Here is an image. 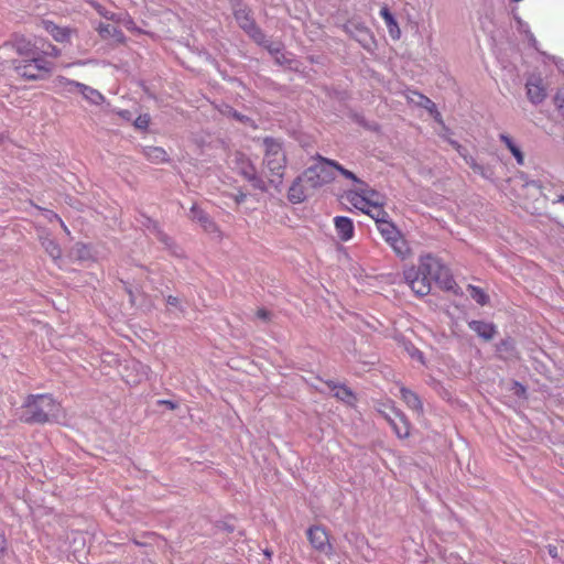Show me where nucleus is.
Instances as JSON below:
<instances>
[{
	"mask_svg": "<svg viewBox=\"0 0 564 564\" xmlns=\"http://www.w3.org/2000/svg\"><path fill=\"white\" fill-rule=\"evenodd\" d=\"M20 420L28 424H45L56 420L62 405L51 394H30L22 405Z\"/></svg>",
	"mask_w": 564,
	"mask_h": 564,
	"instance_id": "nucleus-1",
	"label": "nucleus"
},
{
	"mask_svg": "<svg viewBox=\"0 0 564 564\" xmlns=\"http://www.w3.org/2000/svg\"><path fill=\"white\" fill-rule=\"evenodd\" d=\"M264 165L270 172V182L278 186L281 184L286 167V156L282 143L273 138H264Z\"/></svg>",
	"mask_w": 564,
	"mask_h": 564,
	"instance_id": "nucleus-2",
	"label": "nucleus"
},
{
	"mask_svg": "<svg viewBox=\"0 0 564 564\" xmlns=\"http://www.w3.org/2000/svg\"><path fill=\"white\" fill-rule=\"evenodd\" d=\"M419 265L421 268V274L432 282L434 281L444 290H453L455 281L449 272V269L445 267L440 259L432 254H425L420 257Z\"/></svg>",
	"mask_w": 564,
	"mask_h": 564,
	"instance_id": "nucleus-3",
	"label": "nucleus"
},
{
	"mask_svg": "<svg viewBox=\"0 0 564 564\" xmlns=\"http://www.w3.org/2000/svg\"><path fill=\"white\" fill-rule=\"evenodd\" d=\"M316 163L307 167L303 173L305 184L312 189L319 188L335 180V169L330 163L334 160L326 159L319 154L315 158Z\"/></svg>",
	"mask_w": 564,
	"mask_h": 564,
	"instance_id": "nucleus-4",
	"label": "nucleus"
},
{
	"mask_svg": "<svg viewBox=\"0 0 564 564\" xmlns=\"http://www.w3.org/2000/svg\"><path fill=\"white\" fill-rule=\"evenodd\" d=\"M230 165L237 173L243 176L252 187L260 191L265 189L264 181L258 175L256 166L246 154L238 151L232 153Z\"/></svg>",
	"mask_w": 564,
	"mask_h": 564,
	"instance_id": "nucleus-5",
	"label": "nucleus"
},
{
	"mask_svg": "<svg viewBox=\"0 0 564 564\" xmlns=\"http://www.w3.org/2000/svg\"><path fill=\"white\" fill-rule=\"evenodd\" d=\"M403 274L406 283L416 295L424 296L431 292L432 282L426 278V275L421 274L420 265L417 268L411 267L404 270Z\"/></svg>",
	"mask_w": 564,
	"mask_h": 564,
	"instance_id": "nucleus-6",
	"label": "nucleus"
},
{
	"mask_svg": "<svg viewBox=\"0 0 564 564\" xmlns=\"http://www.w3.org/2000/svg\"><path fill=\"white\" fill-rule=\"evenodd\" d=\"M188 218L192 221L198 224L206 234L221 238V231L218 225L205 210L199 208L196 204L192 205L188 213Z\"/></svg>",
	"mask_w": 564,
	"mask_h": 564,
	"instance_id": "nucleus-7",
	"label": "nucleus"
},
{
	"mask_svg": "<svg viewBox=\"0 0 564 564\" xmlns=\"http://www.w3.org/2000/svg\"><path fill=\"white\" fill-rule=\"evenodd\" d=\"M389 409L390 413L383 410H380V413L389 422V424L392 426L393 431L400 438L408 437L410 434V427L405 415L401 411L395 409L393 404H391Z\"/></svg>",
	"mask_w": 564,
	"mask_h": 564,
	"instance_id": "nucleus-8",
	"label": "nucleus"
},
{
	"mask_svg": "<svg viewBox=\"0 0 564 564\" xmlns=\"http://www.w3.org/2000/svg\"><path fill=\"white\" fill-rule=\"evenodd\" d=\"M307 539L311 545L326 555H330L333 546L329 543V538L326 530L322 527H312L307 530Z\"/></svg>",
	"mask_w": 564,
	"mask_h": 564,
	"instance_id": "nucleus-9",
	"label": "nucleus"
},
{
	"mask_svg": "<svg viewBox=\"0 0 564 564\" xmlns=\"http://www.w3.org/2000/svg\"><path fill=\"white\" fill-rule=\"evenodd\" d=\"M235 18L239 26L243 29L256 42L261 43L264 39L262 32L254 25L249 11L246 8L235 9Z\"/></svg>",
	"mask_w": 564,
	"mask_h": 564,
	"instance_id": "nucleus-10",
	"label": "nucleus"
},
{
	"mask_svg": "<svg viewBox=\"0 0 564 564\" xmlns=\"http://www.w3.org/2000/svg\"><path fill=\"white\" fill-rule=\"evenodd\" d=\"M12 65L14 72L24 80L36 82L46 78V76L41 72H37V68L33 67L32 62H29L26 58L13 61Z\"/></svg>",
	"mask_w": 564,
	"mask_h": 564,
	"instance_id": "nucleus-11",
	"label": "nucleus"
},
{
	"mask_svg": "<svg viewBox=\"0 0 564 564\" xmlns=\"http://www.w3.org/2000/svg\"><path fill=\"white\" fill-rule=\"evenodd\" d=\"M525 88L529 100L534 105L541 104L546 98L545 87L538 76H531L527 80Z\"/></svg>",
	"mask_w": 564,
	"mask_h": 564,
	"instance_id": "nucleus-12",
	"label": "nucleus"
},
{
	"mask_svg": "<svg viewBox=\"0 0 564 564\" xmlns=\"http://www.w3.org/2000/svg\"><path fill=\"white\" fill-rule=\"evenodd\" d=\"M11 45L15 53L23 58H29L39 51L36 43L24 35H15L11 41Z\"/></svg>",
	"mask_w": 564,
	"mask_h": 564,
	"instance_id": "nucleus-13",
	"label": "nucleus"
},
{
	"mask_svg": "<svg viewBox=\"0 0 564 564\" xmlns=\"http://www.w3.org/2000/svg\"><path fill=\"white\" fill-rule=\"evenodd\" d=\"M143 228H147L150 231H153L156 239L164 245L166 249H169L173 254L178 256L180 254V248L176 246L174 240L169 237L166 234H164L162 230L159 229L156 223H154L151 219H147V221L143 220Z\"/></svg>",
	"mask_w": 564,
	"mask_h": 564,
	"instance_id": "nucleus-14",
	"label": "nucleus"
},
{
	"mask_svg": "<svg viewBox=\"0 0 564 564\" xmlns=\"http://www.w3.org/2000/svg\"><path fill=\"white\" fill-rule=\"evenodd\" d=\"M43 28L56 42L59 43L69 42L73 34L76 32L74 29L59 26L52 21H44Z\"/></svg>",
	"mask_w": 564,
	"mask_h": 564,
	"instance_id": "nucleus-15",
	"label": "nucleus"
},
{
	"mask_svg": "<svg viewBox=\"0 0 564 564\" xmlns=\"http://www.w3.org/2000/svg\"><path fill=\"white\" fill-rule=\"evenodd\" d=\"M358 194L361 196L360 202L364 206L380 207L383 206L382 196L373 188H370L366 183L358 187Z\"/></svg>",
	"mask_w": 564,
	"mask_h": 564,
	"instance_id": "nucleus-16",
	"label": "nucleus"
},
{
	"mask_svg": "<svg viewBox=\"0 0 564 564\" xmlns=\"http://www.w3.org/2000/svg\"><path fill=\"white\" fill-rule=\"evenodd\" d=\"M311 189L303 180V175L297 177L289 188L288 198L293 204H299L305 200Z\"/></svg>",
	"mask_w": 564,
	"mask_h": 564,
	"instance_id": "nucleus-17",
	"label": "nucleus"
},
{
	"mask_svg": "<svg viewBox=\"0 0 564 564\" xmlns=\"http://www.w3.org/2000/svg\"><path fill=\"white\" fill-rule=\"evenodd\" d=\"M408 99L411 102L426 109L436 121L442 122L441 113L437 111L436 105L430 98H427L426 96H424L420 93L412 91L408 96Z\"/></svg>",
	"mask_w": 564,
	"mask_h": 564,
	"instance_id": "nucleus-18",
	"label": "nucleus"
},
{
	"mask_svg": "<svg viewBox=\"0 0 564 564\" xmlns=\"http://www.w3.org/2000/svg\"><path fill=\"white\" fill-rule=\"evenodd\" d=\"M338 237L343 241H348L354 236V224L348 217L338 216L334 219Z\"/></svg>",
	"mask_w": 564,
	"mask_h": 564,
	"instance_id": "nucleus-19",
	"label": "nucleus"
},
{
	"mask_svg": "<svg viewBox=\"0 0 564 564\" xmlns=\"http://www.w3.org/2000/svg\"><path fill=\"white\" fill-rule=\"evenodd\" d=\"M346 30L351 34L364 47H368L372 41L370 31L360 24L349 23L346 25Z\"/></svg>",
	"mask_w": 564,
	"mask_h": 564,
	"instance_id": "nucleus-20",
	"label": "nucleus"
},
{
	"mask_svg": "<svg viewBox=\"0 0 564 564\" xmlns=\"http://www.w3.org/2000/svg\"><path fill=\"white\" fill-rule=\"evenodd\" d=\"M468 326L471 330H474L479 337L484 338L485 340L492 339L497 333L496 326L491 323L471 321L468 323Z\"/></svg>",
	"mask_w": 564,
	"mask_h": 564,
	"instance_id": "nucleus-21",
	"label": "nucleus"
},
{
	"mask_svg": "<svg viewBox=\"0 0 564 564\" xmlns=\"http://www.w3.org/2000/svg\"><path fill=\"white\" fill-rule=\"evenodd\" d=\"M219 113L224 117L230 118L236 120L239 123H242L245 126L256 127L252 119H250L248 116H245L237 110H235L231 106L227 104H221L217 107Z\"/></svg>",
	"mask_w": 564,
	"mask_h": 564,
	"instance_id": "nucleus-22",
	"label": "nucleus"
},
{
	"mask_svg": "<svg viewBox=\"0 0 564 564\" xmlns=\"http://www.w3.org/2000/svg\"><path fill=\"white\" fill-rule=\"evenodd\" d=\"M29 62H32L33 67L37 68V72H41L44 74V76L48 77L53 69H54V63L50 59H47L43 53L40 51L36 52L35 55L26 58Z\"/></svg>",
	"mask_w": 564,
	"mask_h": 564,
	"instance_id": "nucleus-23",
	"label": "nucleus"
},
{
	"mask_svg": "<svg viewBox=\"0 0 564 564\" xmlns=\"http://www.w3.org/2000/svg\"><path fill=\"white\" fill-rule=\"evenodd\" d=\"M380 17L384 20L389 35L393 40H399L401 36V30L393 14L390 12L388 7H382L380 10Z\"/></svg>",
	"mask_w": 564,
	"mask_h": 564,
	"instance_id": "nucleus-24",
	"label": "nucleus"
},
{
	"mask_svg": "<svg viewBox=\"0 0 564 564\" xmlns=\"http://www.w3.org/2000/svg\"><path fill=\"white\" fill-rule=\"evenodd\" d=\"M457 150L459 154L464 158L465 162L473 169L475 173H478L486 180H491L494 177V171L489 166L480 165L476 162V160L471 156L466 155L460 145H457Z\"/></svg>",
	"mask_w": 564,
	"mask_h": 564,
	"instance_id": "nucleus-25",
	"label": "nucleus"
},
{
	"mask_svg": "<svg viewBox=\"0 0 564 564\" xmlns=\"http://www.w3.org/2000/svg\"><path fill=\"white\" fill-rule=\"evenodd\" d=\"M82 83L69 79L65 76H56L53 80L54 89L56 93L64 94V93H74L75 90L79 89Z\"/></svg>",
	"mask_w": 564,
	"mask_h": 564,
	"instance_id": "nucleus-26",
	"label": "nucleus"
},
{
	"mask_svg": "<svg viewBox=\"0 0 564 564\" xmlns=\"http://www.w3.org/2000/svg\"><path fill=\"white\" fill-rule=\"evenodd\" d=\"M96 30L104 40L113 39L121 41L122 39L121 32L118 30L117 25L111 22L99 23Z\"/></svg>",
	"mask_w": 564,
	"mask_h": 564,
	"instance_id": "nucleus-27",
	"label": "nucleus"
},
{
	"mask_svg": "<svg viewBox=\"0 0 564 564\" xmlns=\"http://www.w3.org/2000/svg\"><path fill=\"white\" fill-rule=\"evenodd\" d=\"M389 246L393 249L395 254L401 259H405L411 254V249L409 247L408 241L400 234L393 240L389 242Z\"/></svg>",
	"mask_w": 564,
	"mask_h": 564,
	"instance_id": "nucleus-28",
	"label": "nucleus"
},
{
	"mask_svg": "<svg viewBox=\"0 0 564 564\" xmlns=\"http://www.w3.org/2000/svg\"><path fill=\"white\" fill-rule=\"evenodd\" d=\"M41 245L46 251V253L53 259L58 260L62 257V249L59 245L48 236H41L40 237Z\"/></svg>",
	"mask_w": 564,
	"mask_h": 564,
	"instance_id": "nucleus-29",
	"label": "nucleus"
},
{
	"mask_svg": "<svg viewBox=\"0 0 564 564\" xmlns=\"http://www.w3.org/2000/svg\"><path fill=\"white\" fill-rule=\"evenodd\" d=\"M499 139L501 142H503V144L512 153L517 163L519 165H523L524 164V155H523L520 147L512 140V138H510L508 134L501 133L499 135Z\"/></svg>",
	"mask_w": 564,
	"mask_h": 564,
	"instance_id": "nucleus-30",
	"label": "nucleus"
},
{
	"mask_svg": "<svg viewBox=\"0 0 564 564\" xmlns=\"http://www.w3.org/2000/svg\"><path fill=\"white\" fill-rule=\"evenodd\" d=\"M400 394H401L402 400L406 403V405L410 409L416 411L417 413L422 412V410H423L422 402L414 392L402 387L400 389Z\"/></svg>",
	"mask_w": 564,
	"mask_h": 564,
	"instance_id": "nucleus-31",
	"label": "nucleus"
},
{
	"mask_svg": "<svg viewBox=\"0 0 564 564\" xmlns=\"http://www.w3.org/2000/svg\"><path fill=\"white\" fill-rule=\"evenodd\" d=\"M77 91L93 105H100L104 101V96L97 89L85 84H80Z\"/></svg>",
	"mask_w": 564,
	"mask_h": 564,
	"instance_id": "nucleus-32",
	"label": "nucleus"
},
{
	"mask_svg": "<svg viewBox=\"0 0 564 564\" xmlns=\"http://www.w3.org/2000/svg\"><path fill=\"white\" fill-rule=\"evenodd\" d=\"M143 156H145L152 163H163L167 161V153L164 149L159 147H150L143 149Z\"/></svg>",
	"mask_w": 564,
	"mask_h": 564,
	"instance_id": "nucleus-33",
	"label": "nucleus"
},
{
	"mask_svg": "<svg viewBox=\"0 0 564 564\" xmlns=\"http://www.w3.org/2000/svg\"><path fill=\"white\" fill-rule=\"evenodd\" d=\"M499 356L506 360L517 358L514 344L511 339H503L497 347Z\"/></svg>",
	"mask_w": 564,
	"mask_h": 564,
	"instance_id": "nucleus-34",
	"label": "nucleus"
},
{
	"mask_svg": "<svg viewBox=\"0 0 564 564\" xmlns=\"http://www.w3.org/2000/svg\"><path fill=\"white\" fill-rule=\"evenodd\" d=\"M378 230L388 243L401 234L390 221H381L378 226Z\"/></svg>",
	"mask_w": 564,
	"mask_h": 564,
	"instance_id": "nucleus-35",
	"label": "nucleus"
},
{
	"mask_svg": "<svg viewBox=\"0 0 564 564\" xmlns=\"http://www.w3.org/2000/svg\"><path fill=\"white\" fill-rule=\"evenodd\" d=\"M329 387L334 391V395L337 399H339V400H341V401H344L346 403H351L352 402L354 394H352V392L348 388H346L344 386H338V384H329Z\"/></svg>",
	"mask_w": 564,
	"mask_h": 564,
	"instance_id": "nucleus-36",
	"label": "nucleus"
},
{
	"mask_svg": "<svg viewBox=\"0 0 564 564\" xmlns=\"http://www.w3.org/2000/svg\"><path fill=\"white\" fill-rule=\"evenodd\" d=\"M333 167L338 171L344 177L350 180L356 184L357 187H360L365 182L358 178L351 171L341 166L338 162L330 163Z\"/></svg>",
	"mask_w": 564,
	"mask_h": 564,
	"instance_id": "nucleus-37",
	"label": "nucleus"
},
{
	"mask_svg": "<svg viewBox=\"0 0 564 564\" xmlns=\"http://www.w3.org/2000/svg\"><path fill=\"white\" fill-rule=\"evenodd\" d=\"M468 290L471 299L475 300L478 304H487L488 295L481 289L474 285H468Z\"/></svg>",
	"mask_w": 564,
	"mask_h": 564,
	"instance_id": "nucleus-38",
	"label": "nucleus"
},
{
	"mask_svg": "<svg viewBox=\"0 0 564 564\" xmlns=\"http://www.w3.org/2000/svg\"><path fill=\"white\" fill-rule=\"evenodd\" d=\"M348 199L349 202L356 207L358 208L359 210H361L362 213H370V208L369 206H364L362 203L360 202L361 199V196H359L358 194V187H356L355 191H351L349 194H348Z\"/></svg>",
	"mask_w": 564,
	"mask_h": 564,
	"instance_id": "nucleus-39",
	"label": "nucleus"
},
{
	"mask_svg": "<svg viewBox=\"0 0 564 564\" xmlns=\"http://www.w3.org/2000/svg\"><path fill=\"white\" fill-rule=\"evenodd\" d=\"M41 53H43L47 59L48 57L57 58L61 56V50L50 42L43 43Z\"/></svg>",
	"mask_w": 564,
	"mask_h": 564,
	"instance_id": "nucleus-40",
	"label": "nucleus"
},
{
	"mask_svg": "<svg viewBox=\"0 0 564 564\" xmlns=\"http://www.w3.org/2000/svg\"><path fill=\"white\" fill-rule=\"evenodd\" d=\"M370 217H372L377 225L379 226L381 221H388L386 217H388V214L383 210L382 206L380 207H370V213H366Z\"/></svg>",
	"mask_w": 564,
	"mask_h": 564,
	"instance_id": "nucleus-41",
	"label": "nucleus"
},
{
	"mask_svg": "<svg viewBox=\"0 0 564 564\" xmlns=\"http://www.w3.org/2000/svg\"><path fill=\"white\" fill-rule=\"evenodd\" d=\"M547 552L550 556L554 560L561 558L564 556V542H561L557 545H549Z\"/></svg>",
	"mask_w": 564,
	"mask_h": 564,
	"instance_id": "nucleus-42",
	"label": "nucleus"
},
{
	"mask_svg": "<svg viewBox=\"0 0 564 564\" xmlns=\"http://www.w3.org/2000/svg\"><path fill=\"white\" fill-rule=\"evenodd\" d=\"M555 104H556V106L558 108V111L564 117V96H562L561 94H557L555 96Z\"/></svg>",
	"mask_w": 564,
	"mask_h": 564,
	"instance_id": "nucleus-43",
	"label": "nucleus"
},
{
	"mask_svg": "<svg viewBox=\"0 0 564 564\" xmlns=\"http://www.w3.org/2000/svg\"><path fill=\"white\" fill-rule=\"evenodd\" d=\"M257 317L262 319V321H269L270 318V312L267 311L265 308H259L257 311Z\"/></svg>",
	"mask_w": 564,
	"mask_h": 564,
	"instance_id": "nucleus-44",
	"label": "nucleus"
},
{
	"mask_svg": "<svg viewBox=\"0 0 564 564\" xmlns=\"http://www.w3.org/2000/svg\"><path fill=\"white\" fill-rule=\"evenodd\" d=\"M47 219H48V221L56 220L58 223H62V218L57 214L50 212V210H47Z\"/></svg>",
	"mask_w": 564,
	"mask_h": 564,
	"instance_id": "nucleus-45",
	"label": "nucleus"
},
{
	"mask_svg": "<svg viewBox=\"0 0 564 564\" xmlns=\"http://www.w3.org/2000/svg\"><path fill=\"white\" fill-rule=\"evenodd\" d=\"M247 195L242 192H238L235 196H234V199L237 204H241L242 202H245Z\"/></svg>",
	"mask_w": 564,
	"mask_h": 564,
	"instance_id": "nucleus-46",
	"label": "nucleus"
},
{
	"mask_svg": "<svg viewBox=\"0 0 564 564\" xmlns=\"http://www.w3.org/2000/svg\"><path fill=\"white\" fill-rule=\"evenodd\" d=\"M167 304L171 306H177L178 305V299L174 296L167 297Z\"/></svg>",
	"mask_w": 564,
	"mask_h": 564,
	"instance_id": "nucleus-47",
	"label": "nucleus"
},
{
	"mask_svg": "<svg viewBox=\"0 0 564 564\" xmlns=\"http://www.w3.org/2000/svg\"><path fill=\"white\" fill-rule=\"evenodd\" d=\"M143 539H147V540H154L155 539V535L153 533H143Z\"/></svg>",
	"mask_w": 564,
	"mask_h": 564,
	"instance_id": "nucleus-48",
	"label": "nucleus"
},
{
	"mask_svg": "<svg viewBox=\"0 0 564 564\" xmlns=\"http://www.w3.org/2000/svg\"><path fill=\"white\" fill-rule=\"evenodd\" d=\"M150 119L147 115H143V119H142V122H143V129H145V127L148 126Z\"/></svg>",
	"mask_w": 564,
	"mask_h": 564,
	"instance_id": "nucleus-49",
	"label": "nucleus"
},
{
	"mask_svg": "<svg viewBox=\"0 0 564 564\" xmlns=\"http://www.w3.org/2000/svg\"><path fill=\"white\" fill-rule=\"evenodd\" d=\"M134 126L137 128H141V117H137L135 120H134Z\"/></svg>",
	"mask_w": 564,
	"mask_h": 564,
	"instance_id": "nucleus-50",
	"label": "nucleus"
},
{
	"mask_svg": "<svg viewBox=\"0 0 564 564\" xmlns=\"http://www.w3.org/2000/svg\"><path fill=\"white\" fill-rule=\"evenodd\" d=\"M59 224H61V227L63 228V230H64L67 235H69L70 232H69V230H68L67 226L65 225V223L62 220V223H59Z\"/></svg>",
	"mask_w": 564,
	"mask_h": 564,
	"instance_id": "nucleus-51",
	"label": "nucleus"
},
{
	"mask_svg": "<svg viewBox=\"0 0 564 564\" xmlns=\"http://www.w3.org/2000/svg\"><path fill=\"white\" fill-rule=\"evenodd\" d=\"M6 550V540L2 539V541L0 542V552H4Z\"/></svg>",
	"mask_w": 564,
	"mask_h": 564,
	"instance_id": "nucleus-52",
	"label": "nucleus"
},
{
	"mask_svg": "<svg viewBox=\"0 0 564 564\" xmlns=\"http://www.w3.org/2000/svg\"><path fill=\"white\" fill-rule=\"evenodd\" d=\"M554 203H562L564 204V195H560Z\"/></svg>",
	"mask_w": 564,
	"mask_h": 564,
	"instance_id": "nucleus-53",
	"label": "nucleus"
},
{
	"mask_svg": "<svg viewBox=\"0 0 564 564\" xmlns=\"http://www.w3.org/2000/svg\"><path fill=\"white\" fill-rule=\"evenodd\" d=\"M414 356H417L419 359H422V354L419 350H416L415 354H413V357Z\"/></svg>",
	"mask_w": 564,
	"mask_h": 564,
	"instance_id": "nucleus-54",
	"label": "nucleus"
},
{
	"mask_svg": "<svg viewBox=\"0 0 564 564\" xmlns=\"http://www.w3.org/2000/svg\"><path fill=\"white\" fill-rule=\"evenodd\" d=\"M529 39H530V41H531L532 43H534V42H535V39L533 37V35H532V34H530Z\"/></svg>",
	"mask_w": 564,
	"mask_h": 564,
	"instance_id": "nucleus-55",
	"label": "nucleus"
},
{
	"mask_svg": "<svg viewBox=\"0 0 564 564\" xmlns=\"http://www.w3.org/2000/svg\"><path fill=\"white\" fill-rule=\"evenodd\" d=\"M264 554H265L268 557H270L272 553H271V552H269V551H265V552H264Z\"/></svg>",
	"mask_w": 564,
	"mask_h": 564,
	"instance_id": "nucleus-56",
	"label": "nucleus"
},
{
	"mask_svg": "<svg viewBox=\"0 0 564 564\" xmlns=\"http://www.w3.org/2000/svg\"><path fill=\"white\" fill-rule=\"evenodd\" d=\"M148 543H149L148 541H143V542H142V545H143V546H147V545H148Z\"/></svg>",
	"mask_w": 564,
	"mask_h": 564,
	"instance_id": "nucleus-57",
	"label": "nucleus"
},
{
	"mask_svg": "<svg viewBox=\"0 0 564 564\" xmlns=\"http://www.w3.org/2000/svg\"><path fill=\"white\" fill-rule=\"evenodd\" d=\"M142 564H147V563L143 561V563H142ZM149 564H153V563H152V561H149Z\"/></svg>",
	"mask_w": 564,
	"mask_h": 564,
	"instance_id": "nucleus-58",
	"label": "nucleus"
}]
</instances>
